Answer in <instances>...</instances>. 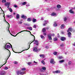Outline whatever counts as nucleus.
Masks as SVG:
<instances>
[{
    "label": "nucleus",
    "instance_id": "f257e3e1",
    "mask_svg": "<svg viewBox=\"0 0 75 75\" xmlns=\"http://www.w3.org/2000/svg\"><path fill=\"white\" fill-rule=\"evenodd\" d=\"M31 35H33V36H34V37L35 38L34 40L33 41L32 40V41L30 42H29V44H30V42H32L31 43H30V44L29 45V46L28 49L25 50H22V52H14V50H13V47H12V45H11V44H10V43H8L6 44V45H5V49H6V50H8V51H9V52H10L9 56V57H8V59H7H7H8V58H9V57H10V55H11V53L10 52V50H8V49H9V48H11H11L12 50V51H13V52H15V53H21V52H23V51H26L27 50H28V49H29V48H30V44H31V43H32V42H34V41H35V36H34L32 34H31ZM7 60L6 61V63L4 64L3 65H5V64H6V63H7Z\"/></svg>",
    "mask_w": 75,
    "mask_h": 75
},
{
    "label": "nucleus",
    "instance_id": "f03ea898",
    "mask_svg": "<svg viewBox=\"0 0 75 75\" xmlns=\"http://www.w3.org/2000/svg\"><path fill=\"white\" fill-rule=\"evenodd\" d=\"M51 36H53V37H54V36H55V34H50L48 35V38L50 40H52Z\"/></svg>",
    "mask_w": 75,
    "mask_h": 75
},
{
    "label": "nucleus",
    "instance_id": "7ed1b4c3",
    "mask_svg": "<svg viewBox=\"0 0 75 75\" xmlns=\"http://www.w3.org/2000/svg\"><path fill=\"white\" fill-rule=\"evenodd\" d=\"M24 31H26L27 32H30V33L31 34V32L30 31H28V30H22V31H21V32L18 33H17L16 34V36H15L14 37H16V36H17V35H18V34H20V33H22V32H24Z\"/></svg>",
    "mask_w": 75,
    "mask_h": 75
},
{
    "label": "nucleus",
    "instance_id": "20e7f679",
    "mask_svg": "<svg viewBox=\"0 0 75 75\" xmlns=\"http://www.w3.org/2000/svg\"><path fill=\"white\" fill-rule=\"evenodd\" d=\"M6 71H0V75H6Z\"/></svg>",
    "mask_w": 75,
    "mask_h": 75
},
{
    "label": "nucleus",
    "instance_id": "39448f33",
    "mask_svg": "<svg viewBox=\"0 0 75 75\" xmlns=\"http://www.w3.org/2000/svg\"><path fill=\"white\" fill-rule=\"evenodd\" d=\"M60 72L61 71H60V70H58L55 71H53V74H58L59 73H60Z\"/></svg>",
    "mask_w": 75,
    "mask_h": 75
},
{
    "label": "nucleus",
    "instance_id": "423d86ee",
    "mask_svg": "<svg viewBox=\"0 0 75 75\" xmlns=\"http://www.w3.org/2000/svg\"><path fill=\"white\" fill-rule=\"evenodd\" d=\"M6 17L8 18H13V16H12V15H6Z\"/></svg>",
    "mask_w": 75,
    "mask_h": 75
},
{
    "label": "nucleus",
    "instance_id": "0eeeda50",
    "mask_svg": "<svg viewBox=\"0 0 75 75\" xmlns=\"http://www.w3.org/2000/svg\"><path fill=\"white\" fill-rule=\"evenodd\" d=\"M37 47H35L33 48V51H35L36 52V51H37L38 50H37Z\"/></svg>",
    "mask_w": 75,
    "mask_h": 75
},
{
    "label": "nucleus",
    "instance_id": "6e6552de",
    "mask_svg": "<svg viewBox=\"0 0 75 75\" xmlns=\"http://www.w3.org/2000/svg\"><path fill=\"white\" fill-rule=\"evenodd\" d=\"M60 40L61 41H65V40H66V38L64 37H61L60 38Z\"/></svg>",
    "mask_w": 75,
    "mask_h": 75
},
{
    "label": "nucleus",
    "instance_id": "1a4fd4ad",
    "mask_svg": "<svg viewBox=\"0 0 75 75\" xmlns=\"http://www.w3.org/2000/svg\"><path fill=\"white\" fill-rule=\"evenodd\" d=\"M70 31H71V32H72V28H70L67 30V32H70Z\"/></svg>",
    "mask_w": 75,
    "mask_h": 75
},
{
    "label": "nucleus",
    "instance_id": "9d476101",
    "mask_svg": "<svg viewBox=\"0 0 75 75\" xmlns=\"http://www.w3.org/2000/svg\"><path fill=\"white\" fill-rule=\"evenodd\" d=\"M34 44H36V45H38V41L37 40H35V42H34Z\"/></svg>",
    "mask_w": 75,
    "mask_h": 75
},
{
    "label": "nucleus",
    "instance_id": "9b49d317",
    "mask_svg": "<svg viewBox=\"0 0 75 75\" xmlns=\"http://www.w3.org/2000/svg\"><path fill=\"white\" fill-rule=\"evenodd\" d=\"M10 3L7 2L5 4V6H10Z\"/></svg>",
    "mask_w": 75,
    "mask_h": 75
},
{
    "label": "nucleus",
    "instance_id": "f8f14e48",
    "mask_svg": "<svg viewBox=\"0 0 75 75\" xmlns=\"http://www.w3.org/2000/svg\"><path fill=\"white\" fill-rule=\"evenodd\" d=\"M61 29H64L65 28V25L64 24H62L61 25Z\"/></svg>",
    "mask_w": 75,
    "mask_h": 75
},
{
    "label": "nucleus",
    "instance_id": "ddd939ff",
    "mask_svg": "<svg viewBox=\"0 0 75 75\" xmlns=\"http://www.w3.org/2000/svg\"><path fill=\"white\" fill-rule=\"evenodd\" d=\"M50 63L51 64H54V63H55V62L54 61V59H52L50 61Z\"/></svg>",
    "mask_w": 75,
    "mask_h": 75
},
{
    "label": "nucleus",
    "instance_id": "4468645a",
    "mask_svg": "<svg viewBox=\"0 0 75 75\" xmlns=\"http://www.w3.org/2000/svg\"><path fill=\"white\" fill-rule=\"evenodd\" d=\"M51 16H57V14H56V13H53L51 14Z\"/></svg>",
    "mask_w": 75,
    "mask_h": 75
},
{
    "label": "nucleus",
    "instance_id": "2eb2a0df",
    "mask_svg": "<svg viewBox=\"0 0 75 75\" xmlns=\"http://www.w3.org/2000/svg\"><path fill=\"white\" fill-rule=\"evenodd\" d=\"M21 18H23V19L27 18V17L26 16H24V15H22L21 16Z\"/></svg>",
    "mask_w": 75,
    "mask_h": 75
},
{
    "label": "nucleus",
    "instance_id": "dca6fc26",
    "mask_svg": "<svg viewBox=\"0 0 75 75\" xmlns=\"http://www.w3.org/2000/svg\"><path fill=\"white\" fill-rule=\"evenodd\" d=\"M68 35L69 37H71V33L70 32H69L68 33Z\"/></svg>",
    "mask_w": 75,
    "mask_h": 75
},
{
    "label": "nucleus",
    "instance_id": "f3484780",
    "mask_svg": "<svg viewBox=\"0 0 75 75\" xmlns=\"http://www.w3.org/2000/svg\"><path fill=\"white\" fill-rule=\"evenodd\" d=\"M27 29H28L29 30H32L33 28L31 27H28L27 28Z\"/></svg>",
    "mask_w": 75,
    "mask_h": 75
},
{
    "label": "nucleus",
    "instance_id": "a211bd4d",
    "mask_svg": "<svg viewBox=\"0 0 75 75\" xmlns=\"http://www.w3.org/2000/svg\"><path fill=\"white\" fill-rule=\"evenodd\" d=\"M47 23H48V22L47 21H45V23L43 24V25H44V26L45 25L47 24Z\"/></svg>",
    "mask_w": 75,
    "mask_h": 75
},
{
    "label": "nucleus",
    "instance_id": "6ab92c4d",
    "mask_svg": "<svg viewBox=\"0 0 75 75\" xmlns=\"http://www.w3.org/2000/svg\"><path fill=\"white\" fill-rule=\"evenodd\" d=\"M65 62V60H60L59 61V63H62V62Z\"/></svg>",
    "mask_w": 75,
    "mask_h": 75
},
{
    "label": "nucleus",
    "instance_id": "aec40b11",
    "mask_svg": "<svg viewBox=\"0 0 75 75\" xmlns=\"http://www.w3.org/2000/svg\"><path fill=\"white\" fill-rule=\"evenodd\" d=\"M40 57L41 58H45V56L44 54L40 55Z\"/></svg>",
    "mask_w": 75,
    "mask_h": 75
},
{
    "label": "nucleus",
    "instance_id": "412c9836",
    "mask_svg": "<svg viewBox=\"0 0 75 75\" xmlns=\"http://www.w3.org/2000/svg\"><path fill=\"white\" fill-rule=\"evenodd\" d=\"M20 75H23V74H25V72L22 71L20 73Z\"/></svg>",
    "mask_w": 75,
    "mask_h": 75
},
{
    "label": "nucleus",
    "instance_id": "4be33fe9",
    "mask_svg": "<svg viewBox=\"0 0 75 75\" xmlns=\"http://www.w3.org/2000/svg\"><path fill=\"white\" fill-rule=\"evenodd\" d=\"M20 18V15H19V14H17V15H16V18L17 19H18Z\"/></svg>",
    "mask_w": 75,
    "mask_h": 75
},
{
    "label": "nucleus",
    "instance_id": "5701e85b",
    "mask_svg": "<svg viewBox=\"0 0 75 75\" xmlns=\"http://www.w3.org/2000/svg\"><path fill=\"white\" fill-rule=\"evenodd\" d=\"M57 7L58 8H59L61 7V6L60 5H57Z\"/></svg>",
    "mask_w": 75,
    "mask_h": 75
},
{
    "label": "nucleus",
    "instance_id": "b1692460",
    "mask_svg": "<svg viewBox=\"0 0 75 75\" xmlns=\"http://www.w3.org/2000/svg\"><path fill=\"white\" fill-rule=\"evenodd\" d=\"M69 12L70 13H71V14H74V11H72L71 9L69 10Z\"/></svg>",
    "mask_w": 75,
    "mask_h": 75
},
{
    "label": "nucleus",
    "instance_id": "393cba45",
    "mask_svg": "<svg viewBox=\"0 0 75 75\" xmlns=\"http://www.w3.org/2000/svg\"><path fill=\"white\" fill-rule=\"evenodd\" d=\"M5 21H6V23H8L9 24V28H8V31H9V33H10V34H11V33H10V30H9V27H10V24H9V23H8V22H7V21H6V19H5Z\"/></svg>",
    "mask_w": 75,
    "mask_h": 75
},
{
    "label": "nucleus",
    "instance_id": "a878e982",
    "mask_svg": "<svg viewBox=\"0 0 75 75\" xmlns=\"http://www.w3.org/2000/svg\"><path fill=\"white\" fill-rule=\"evenodd\" d=\"M36 21H37L36 19H35L34 18L33 19V23H35V22H36Z\"/></svg>",
    "mask_w": 75,
    "mask_h": 75
},
{
    "label": "nucleus",
    "instance_id": "bb28decb",
    "mask_svg": "<svg viewBox=\"0 0 75 75\" xmlns=\"http://www.w3.org/2000/svg\"><path fill=\"white\" fill-rule=\"evenodd\" d=\"M41 62L42 64L43 65H45V62H44V60H42L41 61Z\"/></svg>",
    "mask_w": 75,
    "mask_h": 75
},
{
    "label": "nucleus",
    "instance_id": "cd10ccee",
    "mask_svg": "<svg viewBox=\"0 0 75 75\" xmlns=\"http://www.w3.org/2000/svg\"><path fill=\"white\" fill-rule=\"evenodd\" d=\"M9 10L11 12V13H12L13 11V10H12V9L11 8H8Z\"/></svg>",
    "mask_w": 75,
    "mask_h": 75
},
{
    "label": "nucleus",
    "instance_id": "c85d7f7f",
    "mask_svg": "<svg viewBox=\"0 0 75 75\" xmlns=\"http://www.w3.org/2000/svg\"><path fill=\"white\" fill-rule=\"evenodd\" d=\"M40 37L42 38V39H45V37L44 36H42V35H40Z\"/></svg>",
    "mask_w": 75,
    "mask_h": 75
},
{
    "label": "nucleus",
    "instance_id": "c756f323",
    "mask_svg": "<svg viewBox=\"0 0 75 75\" xmlns=\"http://www.w3.org/2000/svg\"><path fill=\"white\" fill-rule=\"evenodd\" d=\"M54 27H57V24L56 23V22H55L54 24L53 25Z\"/></svg>",
    "mask_w": 75,
    "mask_h": 75
},
{
    "label": "nucleus",
    "instance_id": "7c9ffc66",
    "mask_svg": "<svg viewBox=\"0 0 75 75\" xmlns=\"http://www.w3.org/2000/svg\"><path fill=\"white\" fill-rule=\"evenodd\" d=\"M26 70V68H23L21 70L22 71H24Z\"/></svg>",
    "mask_w": 75,
    "mask_h": 75
},
{
    "label": "nucleus",
    "instance_id": "2f4dec72",
    "mask_svg": "<svg viewBox=\"0 0 75 75\" xmlns=\"http://www.w3.org/2000/svg\"><path fill=\"white\" fill-rule=\"evenodd\" d=\"M27 64L28 65H30L32 64V62H29L27 63Z\"/></svg>",
    "mask_w": 75,
    "mask_h": 75
},
{
    "label": "nucleus",
    "instance_id": "473e14b6",
    "mask_svg": "<svg viewBox=\"0 0 75 75\" xmlns=\"http://www.w3.org/2000/svg\"><path fill=\"white\" fill-rule=\"evenodd\" d=\"M16 74L17 75H20V72L19 71H18L16 72Z\"/></svg>",
    "mask_w": 75,
    "mask_h": 75
},
{
    "label": "nucleus",
    "instance_id": "72a5a7b5",
    "mask_svg": "<svg viewBox=\"0 0 75 75\" xmlns=\"http://www.w3.org/2000/svg\"><path fill=\"white\" fill-rule=\"evenodd\" d=\"M57 40H58V39L57 38H54V41H57Z\"/></svg>",
    "mask_w": 75,
    "mask_h": 75
},
{
    "label": "nucleus",
    "instance_id": "f704fd0d",
    "mask_svg": "<svg viewBox=\"0 0 75 75\" xmlns=\"http://www.w3.org/2000/svg\"><path fill=\"white\" fill-rule=\"evenodd\" d=\"M8 69V67H5L4 69L5 70H7V69Z\"/></svg>",
    "mask_w": 75,
    "mask_h": 75
},
{
    "label": "nucleus",
    "instance_id": "c9c22d12",
    "mask_svg": "<svg viewBox=\"0 0 75 75\" xmlns=\"http://www.w3.org/2000/svg\"><path fill=\"white\" fill-rule=\"evenodd\" d=\"M31 18H29L27 19V21H31Z\"/></svg>",
    "mask_w": 75,
    "mask_h": 75
},
{
    "label": "nucleus",
    "instance_id": "e433bc0d",
    "mask_svg": "<svg viewBox=\"0 0 75 75\" xmlns=\"http://www.w3.org/2000/svg\"><path fill=\"white\" fill-rule=\"evenodd\" d=\"M42 68V69L44 70V71H45V70L46 69V68L45 67H43Z\"/></svg>",
    "mask_w": 75,
    "mask_h": 75
},
{
    "label": "nucleus",
    "instance_id": "4c0bfd02",
    "mask_svg": "<svg viewBox=\"0 0 75 75\" xmlns=\"http://www.w3.org/2000/svg\"><path fill=\"white\" fill-rule=\"evenodd\" d=\"M26 4V2H24L22 4V5H25Z\"/></svg>",
    "mask_w": 75,
    "mask_h": 75
},
{
    "label": "nucleus",
    "instance_id": "58836bf2",
    "mask_svg": "<svg viewBox=\"0 0 75 75\" xmlns=\"http://www.w3.org/2000/svg\"><path fill=\"white\" fill-rule=\"evenodd\" d=\"M2 3H6V0H2Z\"/></svg>",
    "mask_w": 75,
    "mask_h": 75
},
{
    "label": "nucleus",
    "instance_id": "ea45409f",
    "mask_svg": "<svg viewBox=\"0 0 75 75\" xmlns=\"http://www.w3.org/2000/svg\"><path fill=\"white\" fill-rule=\"evenodd\" d=\"M58 58L59 59H62V58H63V57H62V56H60V57H59Z\"/></svg>",
    "mask_w": 75,
    "mask_h": 75
},
{
    "label": "nucleus",
    "instance_id": "a19ab883",
    "mask_svg": "<svg viewBox=\"0 0 75 75\" xmlns=\"http://www.w3.org/2000/svg\"><path fill=\"white\" fill-rule=\"evenodd\" d=\"M46 30H45V28H44L43 30H42V31L43 33H44V32H45V31Z\"/></svg>",
    "mask_w": 75,
    "mask_h": 75
},
{
    "label": "nucleus",
    "instance_id": "79ce46f5",
    "mask_svg": "<svg viewBox=\"0 0 75 75\" xmlns=\"http://www.w3.org/2000/svg\"><path fill=\"white\" fill-rule=\"evenodd\" d=\"M57 54V52H54V53H53L55 55H56Z\"/></svg>",
    "mask_w": 75,
    "mask_h": 75
},
{
    "label": "nucleus",
    "instance_id": "37998d69",
    "mask_svg": "<svg viewBox=\"0 0 75 75\" xmlns=\"http://www.w3.org/2000/svg\"><path fill=\"white\" fill-rule=\"evenodd\" d=\"M40 71L41 72H44V71L45 70H44L42 69H42H41Z\"/></svg>",
    "mask_w": 75,
    "mask_h": 75
},
{
    "label": "nucleus",
    "instance_id": "c03bdc74",
    "mask_svg": "<svg viewBox=\"0 0 75 75\" xmlns=\"http://www.w3.org/2000/svg\"><path fill=\"white\" fill-rule=\"evenodd\" d=\"M14 63L15 64H18V62H17L16 61H15L14 62Z\"/></svg>",
    "mask_w": 75,
    "mask_h": 75
},
{
    "label": "nucleus",
    "instance_id": "a18cd8bd",
    "mask_svg": "<svg viewBox=\"0 0 75 75\" xmlns=\"http://www.w3.org/2000/svg\"><path fill=\"white\" fill-rule=\"evenodd\" d=\"M24 25H27L28 26L29 25V24H27V23H24Z\"/></svg>",
    "mask_w": 75,
    "mask_h": 75
},
{
    "label": "nucleus",
    "instance_id": "49530a36",
    "mask_svg": "<svg viewBox=\"0 0 75 75\" xmlns=\"http://www.w3.org/2000/svg\"><path fill=\"white\" fill-rule=\"evenodd\" d=\"M13 6L14 7H15V8H17V6L16 5H14Z\"/></svg>",
    "mask_w": 75,
    "mask_h": 75
},
{
    "label": "nucleus",
    "instance_id": "de8ad7c7",
    "mask_svg": "<svg viewBox=\"0 0 75 75\" xmlns=\"http://www.w3.org/2000/svg\"><path fill=\"white\" fill-rule=\"evenodd\" d=\"M67 18H64V21H67Z\"/></svg>",
    "mask_w": 75,
    "mask_h": 75
},
{
    "label": "nucleus",
    "instance_id": "09e8293b",
    "mask_svg": "<svg viewBox=\"0 0 75 75\" xmlns=\"http://www.w3.org/2000/svg\"><path fill=\"white\" fill-rule=\"evenodd\" d=\"M33 62L35 64H36V65L37 64L38 62H35V61H34Z\"/></svg>",
    "mask_w": 75,
    "mask_h": 75
},
{
    "label": "nucleus",
    "instance_id": "8fccbe9b",
    "mask_svg": "<svg viewBox=\"0 0 75 75\" xmlns=\"http://www.w3.org/2000/svg\"><path fill=\"white\" fill-rule=\"evenodd\" d=\"M19 24H21L23 23V22H22L21 21H20L19 22Z\"/></svg>",
    "mask_w": 75,
    "mask_h": 75
},
{
    "label": "nucleus",
    "instance_id": "3c124183",
    "mask_svg": "<svg viewBox=\"0 0 75 75\" xmlns=\"http://www.w3.org/2000/svg\"><path fill=\"white\" fill-rule=\"evenodd\" d=\"M69 65H71V62H69Z\"/></svg>",
    "mask_w": 75,
    "mask_h": 75
},
{
    "label": "nucleus",
    "instance_id": "603ef678",
    "mask_svg": "<svg viewBox=\"0 0 75 75\" xmlns=\"http://www.w3.org/2000/svg\"><path fill=\"white\" fill-rule=\"evenodd\" d=\"M34 28H36V25H34Z\"/></svg>",
    "mask_w": 75,
    "mask_h": 75
},
{
    "label": "nucleus",
    "instance_id": "864d4df0",
    "mask_svg": "<svg viewBox=\"0 0 75 75\" xmlns=\"http://www.w3.org/2000/svg\"><path fill=\"white\" fill-rule=\"evenodd\" d=\"M26 6L28 7V6H30V4H28L26 5Z\"/></svg>",
    "mask_w": 75,
    "mask_h": 75
},
{
    "label": "nucleus",
    "instance_id": "5fc2aeb1",
    "mask_svg": "<svg viewBox=\"0 0 75 75\" xmlns=\"http://www.w3.org/2000/svg\"><path fill=\"white\" fill-rule=\"evenodd\" d=\"M10 5H8V6H7V8H9V7H10Z\"/></svg>",
    "mask_w": 75,
    "mask_h": 75
},
{
    "label": "nucleus",
    "instance_id": "6e6d98bb",
    "mask_svg": "<svg viewBox=\"0 0 75 75\" xmlns=\"http://www.w3.org/2000/svg\"><path fill=\"white\" fill-rule=\"evenodd\" d=\"M61 47H64V45L62 44L60 45Z\"/></svg>",
    "mask_w": 75,
    "mask_h": 75
},
{
    "label": "nucleus",
    "instance_id": "4d7b16f0",
    "mask_svg": "<svg viewBox=\"0 0 75 75\" xmlns=\"http://www.w3.org/2000/svg\"><path fill=\"white\" fill-rule=\"evenodd\" d=\"M61 33H62V34H64V32H63V31H62V32H61Z\"/></svg>",
    "mask_w": 75,
    "mask_h": 75
},
{
    "label": "nucleus",
    "instance_id": "13d9d810",
    "mask_svg": "<svg viewBox=\"0 0 75 75\" xmlns=\"http://www.w3.org/2000/svg\"><path fill=\"white\" fill-rule=\"evenodd\" d=\"M45 48H46V49H48V47L46 46Z\"/></svg>",
    "mask_w": 75,
    "mask_h": 75
},
{
    "label": "nucleus",
    "instance_id": "bf43d9fd",
    "mask_svg": "<svg viewBox=\"0 0 75 75\" xmlns=\"http://www.w3.org/2000/svg\"><path fill=\"white\" fill-rule=\"evenodd\" d=\"M67 53H68V52H65V55H67Z\"/></svg>",
    "mask_w": 75,
    "mask_h": 75
},
{
    "label": "nucleus",
    "instance_id": "052dcab7",
    "mask_svg": "<svg viewBox=\"0 0 75 75\" xmlns=\"http://www.w3.org/2000/svg\"><path fill=\"white\" fill-rule=\"evenodd\" d=\"M43 35H46V33H43Z\"/></svg>",
    "mask_w": 75,
    "mask_h": 75
},
{
    "label": "nucleus",
    "instance_id": "680f3d73",
    "mask_svg": "<svg viewBox=\"0 0 75 75\" xmlns=\"http://www.w3.org/2000/svg\"><path fill=\"white\" fill-rule=\"evenodd\" d=\"M73 45L74 46H75V42H74V43L73 44Z\"/></svg>",
    "mask_w": 75,
    "mask_h": 75
},
{
    "label": "nucleus",
    "instance_id": "e2e57ef3",
    "mask_svg": "<svg viewBox=\"0 0 75 75\" xmlns=\"http://www.w3.org/2000/svg\"><path fill=\"white\" fill-rule=\"evenodd\" d=\"M57 37H58V38H59L60 37V36L59 35H57Z\"/></svg>",
    "mask_w": 75,
    "mask_h": 75
},
{
    "label": "nucleus",
    "instance_id": "0e129e2a",
    "mask_svg": "<svg viewBox=\"0 0 75 75\" xmlns=\"http://www.w3.org/2000/svg\"><path fill=\"white\" fill-rule=\"evenodd\" d=\"M41 19H42V20H44V18H42Z\"/></svg>",
    "mask_w": 75,
    "mask_h": 75
},
{
    "label": "nucleus",
    "instance_id": "69168bd1",
    "mask_svg": "<svg viewBox=\"0 0 75 75\" xmlns=\"http://www.w3.org/2000/svg\"><path fill=\"white\" fill-rule=\"evenodd\" d=\"M71 10H74V8L72 7L71 8Z\"/></svg>",
    "mask_w": 75,
    "mask_h": 75
},
{
    "label": "nucleus",
    "instance_id": "338daca9",
    "mask_svg": "<svg viewBox=\"0 0 75 75\" xmlns=\"http://www.w3.org/2000/svg\"><path fill=\"white\" fill-rule=\"evenodd\" d=\"M13 14H14V15H15V14H16V13H13Z\"/></svg>",
    "mask_w": 75,
    "mask_h": 75
},
{
    "label": "nucleus",
    "instance_id": "774afa93",
    "mask_svg": "<svg viewBox=\"0 0 75 75\" xmlns=\"http://www.w3.org/2000/svg\"><path fill=\"white\" fill-rule=\"evenodd\" d=\"M74 10H75V7H74Z\"/></svg>",
    "mask_w": 75,
    "mask_h": 75
}]
</instances>
